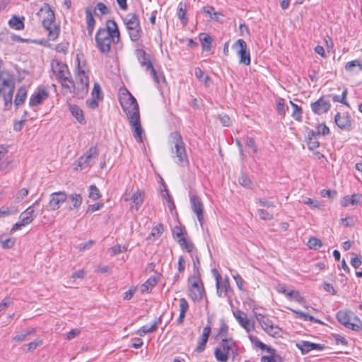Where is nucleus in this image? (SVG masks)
Listing matches in <instances>:
<instances>
[{
  "label": "nucleus",
  "instance_id": "1",
  "mask_svg": "<svg viewBox=\"0 0 362 362\" xmlns=\"http://www.w3.org/2000/svg\"><path fill=\"white\" fill-rule=\"evenodd\" d=\"M239 356V346L232 338H223L218 346L214 349V356L218 362H228L229 358L232 361L238 359Z\"/></svg>",
  "mask_w": 362,
  "mask_h": 362
},
{
  "label": "nucleus",
  "instance_id": "2",
  "mask_svg": "<svg viewBox=\"0 0 362 362\" xmlns=\"http://www.w3.org/2000/svg\"><path fill=\"white\" fill-rule=\"evenodd\" d=\"M37 16L40 17L42 16V26L48 31V38L49 40H55L59 35L60 27L59 25L54 24L52 27V24L55 21L54 12L51 8L50 6L45 3L40 11L37 12Z\"/></svg>",
  "mask_w": 362,
  "mask_h": 362
},
{
  "label": "nucleus",
  "instance_id": "3",
  "mask_svg": "<svg viewBox=\"0 0 362 362\" xmlns=\"http://www.w3.org/2000/svg\"><path fill=\"white\" fill-rule=\"evenodd\" d=\"M170 141L174 144V148H172V153L173 157L177 158L175 163L180 167L188 166L189 161L185 148V144L180 133L177 131L170 133Z\"/></svg>",
  "mask_w": 362,
  "mask_h": 362
},
{
  "label": "nucleus",
  "instance_id": "4",
  "mask_svg": "<svg viewBox=\"0 0 362 362\" xmlns=\"http://www.w3.org/2000/svg\"><path fill=\"white\" fill-rule=\"evenodd\" d=\"M122 21L125 25L130 40L132 42H137L141 37L143 33L138 15L134 13H129L124 18H122Z\"/></svg>",
  "mask_w": 362,
  "mask_h": 362
},
{
  "label": "nucleus",
  "instance_id": "5",
  "mask_svg": "<svg viewBox=\"0 0 362 362\" xmlns=\"http://www.w3.org/2000/svg\"><path fill=\"white\" fill-rule=\"evenodd\" d=\"M119 102L129 119L132 117L134 113H137L138 115H140L137 101L127 88L121 90L119 95Z\"/></svg>",
  "mask_w": 362,
  "mask_h": 362
},
{
  "label": "nucleus",
  "instance_id": "6",
  "mask_svg": "<svg viewBox=\"0 0 362 362\" xmlns=\"http://www.w3.org/2000/svg\"><path fill=\"white\" fill-rule=\"evenodd\" d=\"M351 315L353 313L350 310H341L337 313L336 317L339 323L348 329L356 332L362 330V322L357 316H354V322H351Z\"/></svg>",
  "mask_w": 362,
  "mask_h": 362
},
{
  "label": "nucleus",
  "instance_id": "7",
  "mask_svg": "<svg viewBox=\"0 0 362 362\" xmlns=\"http://www.w3.org/2000/svg\"><path fill=\"white\" fill-rule=\"evenodd\" d=\"M97 47L103 54H108L111 50V43L115 44V40L110 37L109 34L105 32V28H100L95 37Z\"/></svg>",
  "mask_w": 362,
  "mask_h": 362
},
{
  "label": "nucleus",
  "instance_id": "8",
  "mask_svg": "<svg viewBox=\"0 0 362 362\" xmlns=\"http://www.w3.org/2000/svg\"><path fill=\"white\" fill-rule=\"evenodd\" d=\"M188 281L191 283V286H189L191 299L194 302L200 301L205 295V290L202 280L199 276L192 275L189 278Z\"/></svg>",
  "mask_w": 362,
  "mask_h": 362
},
{
  "label": "nucleus",
  "instance_id": "9",
  "mask_svg": "<svg viewBox=\"0 0 362 362\" xmlns=\"http://www.w3.org/2000/svg\"><path fill=\"white\" fill-rule=\"evenodd\" d=\"M213 272L215 274L217 295L219 297H222V293H224V296L228 298L230 303L232 301L231 295L233 293V291L230 286L228 277L226 276L224 280L222 281V277L216 269H213Z\"/></svg>",
  "mask_w": 362,
  "mask_h": 362
},
{
  "label": "nucleus",
  "instance_id": "10",
  "mask_svg": "<svg viewBox=\"0 0 362 362\" xmlns=\"http://www.w3.org/2000/svg\"><path fill=\"white\" fill-rule=\"evenodd\" d=\"M233 49H236L237 54L239 57V63L245 66L250 64V53L247 49L246 42L243 39H238L232 46Z\"/></svg>",
  "mask_w": 362,
  "mask_h": 362
},
{
  "label": "nucleus",
  "instance_id": "11",
  "mask_svg": "<svg viewBox=\"0 0 362 362\" xmlns=\"http://www.w3.org/2000/svg\"><path fill=\"white\" fill-rule=\"evenodd\" d=\"M51 69L57 81H64L66 76L71 75L68 66L57 59L52 60Z\"/></svg>",
  "mask_w": 362,
  "mask_h": 362
},
{
  "label": "nucleus",
  "instance_id": "12",
  "mask_svg": "<svg viewBox=\"0 0 362 362\" xmlns=\"http://www.w3.org/2000/svg\"><path fill=\"white\" fill-rule=\"evenodd\" d=\"M129 119L134 139L137 142L142 143L143 137L145 136V134L141 124L140 115H138L137 113H134Z\"/></svg>",
  "mask_w": 362,
  "mask_h": 362
},
{
  "label": "nucleus",
  "instance_id": "13",
  "mask_svg": "<svg viewBox=\"0 0 362 362\" xmlns=\"http://www.w3.org/2000/svg\"><path fill=\"white\" fill-rule=\"evenodd\" d=\"M67 199V195L64 192H57L51 194L49 203L45 206V210L56 211L59 209L61 204Z\"/></svg>",
  "mask_w": 362,
  "mask_h": 362
},
{
  "label": "nucleus",
  "instance_id": "14",
  "mask_svg": "<svg viewBox=\"0 0 362 362\" xmlns=\"http://www.w3.org/2000/svg\"><path fill=\"white\" fill-rule=\"evenodd\" d=\"M189 200L191 204V209L192 211L196 214L199 222L202 224L204 221V206L201 199L196 194H191L189 196Z\"/></svg>",
  "mask_w": 362,
  "mask_h": 362
},
{
  "label": "nucleus",
  "instance_id": "15",
  "mask_svg": "<svg viewBox=\"0 0 362 362\" xmlns=\"http://www.w3.org/2000/svg\"><path fill=\"white\" fill-rule=\"evenodd\" d=\"M312 111L316 115H322L329 111L331 107L329 100L325 96H321L317 100L310 105Z\"/></svg>",
  "mask_w": 362,
  "mask_h": 362
},
{
  "label": "nucleus",
  "instance_id": "16",
  "mask_svg": "<svg viewBox=\"0 0 362 362\" xmlns=\"http://www.w3.org/2000/svg\"><path fill=\"white\" fill-rule=\"evenodd\" d=\"M49 92L44 88H39L30 96L29 105L30 107L38 106L41 105L45 100L48 98Z\"/></svg>",
  "mask_w": 362,
  "mask_h": 362
},
{
  "label": "nucleus",
  "instance_id": "17",
  "mask_svg": "<svg viewBox=\"0 0 362 362\" xmlns=\"http://www.w3.org/2000/svg\"><path fill=\"white\" fill-rule=\"evenodd\" d=\"M83 54H77L76 55L77 74L76 76V83L86 85L89 84V78L83 69V66L86 65V61L83 62V66L81 64V57H83Z\"/></svg>",
  "mask_w": 362,
  "mask_h": 362
},
{
  "label": "nucleus",
  "instance_id": "18",
  "mask_svg": "<svg viewBox=\"0 0 362 362\" xmlns=\"http://www.w3.org/2000/svg\"><path fill=\"white\" fill-rule=\"evenodd\" d=\"M296 346L303 354H306L312 350L322 351L325 349V344H316L308 341H300L296 344Z\"/></svg>",
  "mask_w": 362,
  "mask_h": 362
},
{
  "label": "nucleus",
  "instance_id": "19",
  "mask_svg": "<svg viewBox=\"0 0 362 362\" xmlns=\"http://www.w3.org/2000/svg\"><path fill=\"white\" fill-rule=\"evenodd\" d=\"M104 28L105 32H106L107 34H109L110 37L115 40V44L118 43L120 40V32L116 21L111 19L107 20L106 21V27Z\"/></svg>",
  "mask_w": 362,
  "mask_h": 362
},
{
  "label": "nucleus",
  "instance_id": "20",
  "mask_svg": "<svg viewBox=\"0 0 362 362\" xmlns=\"http://www.w3.org/2000/svg\"><path fill=\"white\" fill-rule=\"evenodd\" d=\"M334 122L337 126L342 130L349 129L351 126V119L347 112L343 114L337 112L334 116Z\"/></svg>",
  "mask_w": 362,
  "mask_h": 362
},
{
  "label": "nucleus",
  "instance_id": "21",
  "mask_svg": "<svg viewBox=\"0 0 362 362\" xmlns=\"http://www.w3.org/2000/svg\"><path fill=\"white\" fill-rule=\"evenodd\" d=\"M307 137L305 141L309 150L312 151L320 146V144L317 139V135L314 132V130L307 128Z\"/></svg>",
  "mask_w": 362,
  "mask_h": 362
},
{
  "label": "nucleus",
  "instance_id": "22",
  "mask_svg": "<svg viewBox=\"0 0 362 362\" xmlns=\"http://www.w3.org/2000/svg\"><path fill=\"white\" fill-rule=\"evenodd\" d=\"M86 21L87 24V30L89 36H91L95 28V20L93 17V10L90 7L86 8Z\"/></svg>",
  "mask_w": 362,
  "mask_h": 362
},
{
  "label": "nucleus",
  "instance_id": "23",
  "mask_svg": "<svg viewBox=\"0 0 362 362\" xmlns=\"http://www.w3.org/2000/svg\"><path fill=\"white\" fill-rule=\"evenodd\" d=\"M37 216V213L33 206L28 207L24 211H23L19 218L23 221L26 225L30 223Z\"/></svg>",
  "mask_w": 362,
  "mask_h": 362
},
{
  "label": "nucleus",
  "instance_id": "24",
  "mask_svg": "<svg viewBox=\"0 0 362 362\" xmlns=\"http://www.w3.org/2000/svg\"><path fill=\"white\" fill-rule=\"evenodd\" d=\"M69 109L72 116L74 117L80 124H84L86 123L83 110L78 105L69 104Z\"/></svg>",
  "mask_w": 362,
  "mask_h": 362
},
{
  "label": "nucleus",
  "instance_id": "25",
  "mask_svg": "<svg viewBox=\"0 0 362 362\" xmlns=\"http://www.w3.org/2000/svg\"><path fill=\"white\" fill-rule=\"evenodd\" d=\"M160 276L161 274L160 273L156 272L154 275L148 278L142 285V292L148 291V290L151 291L157 284Z\"/></svg>",
  "mask_w": 362,
  "mask_h": 362
},
{
  "label": "nucleus",
  "instance_id": "26",
  "mask_svg": "<svg viewBox=\"0 0 362 362\" xmlns=\"http://www.w3.org/2000/svg\"><path fill=\"white\" fill-rule=\"evenodd\" d=\"M27 96V90L25 86H21L16 94L14 99V106L18 109L25 100Z\"/></svg>",
  "mask_w": 362,
  "mask_h": 362
},
{
  "label": "nucleus",
  "instance_id": "27",
  "mask_svg": "<svg viewBox=\"0 0 362 362\" xmlns=\"http://www.w3.org/2000/svg\"><path fill=\"white\" fill-rule=\"evenodd\" d=\"M362 196L359 194H354L351 197L346 195L344 196L341 200V204L342 206H347L349 204L353 206L357 205L360 203Z\"/></svg>",
  "mask_w": 362,
  "mask_h": 362
},
{
  "label": "nucleus",
  "instance_id": "28",
  "mask_svg": "<svg viewBox=\"0 0 362 362\" xmlns=\"http://www.w3.org/2000/svg\"><path fill=\"white\" fill-rule=\"evenodd\" d=\"M145 194L144 192L139 191V189L135 192L132 197L129 198H125L124 200L127 202L128 200H132L135 204V209L137 211L139 206L142 204L144 200Z\"/></svg>",
  "mask_w": 362,
  "mask_h": 362
},
{
  "label": "nucleus",
  "instance_id": "29",
  "mask_svg": "<svg viewBox=\"0 0 362 362\" xmlns=\"http://www.w3.org/2000/svg\"><path fill=\"white\" fill-rule=\"evenodd\" d=\"M24 17L20 18L17 16H13L8 21V25L10 28L16 30H21L24 28Z\"/></svg>",
  "mask_w": 362,
  "mask_h": 362
},
{
  "label": "nucleus",
  "instance_id": "30",
  "mask_svg": "<svg viewBox=\"0 0 362 362\" xmlns=\"http://www.w3.org/2000/svg\"><path fill=\"white\" fill-rule=\"evenodd\" d=\"M234 316L240 324V325L246 329L247 332H250L254 329V323L250 324V320L246 317H243L241 316V312L238 311L236 313H234Z\"/></svg>",
  "mask_w": 362,
  "mask_h": 362
},
{
  "label": "nucleus",
  "instance_id": "31",
  "mask_svg": "<svg viewBox=\"0 0 362 362\" xmlns=\"http://www.w3.org/2000/svg\"><path fill=\"white\" fill-rule=\"evenodd\" d=\"M89 84L75 83V91L73 94L79 99H83L88 92Z\"/></svg>",
  "mask_w": 362,
  "mask_h": 362
},
{
  "label": "nucleus",
  "instance_id": "32",
  "mask_svg": "<svg viewBox=\"0 0 362 362\" xmlns=\"http://www.w3.org/2000/svg\"><path fill=\"white\" fill-rule=\"evenodd\" d=\"M187 5L183 2H180L177 6V15L178 18L180 20L183 25H186L188 23V18L186 16Z\"/></svg>",
  "mask_w": 362,
  "mask_h": 362
},
{
  "label": "nucleus",
  "instance_id": "33",
  "mask_svg": "<svg viewBox=\"0 0 362 362\" xmlns=\"http://www.w3.org/2000/svg\"><path fill=\"white\" fill-rule=\"evenodd\" d=\"M177 243L180 244V247L182 249L186 250V251L189 253H193L195 252V247L194 243L189 240H187L185 237H181L180 239L177 240Z\"/></svg>",
  "mask_w": 362,
  "mask_h": 362
},
{
  "label": "nucleus",
  "instance_id": "34",
  "mask_svg": "<svg viewBox=\"0 0 362 362\" xmlns=\"http://www.w3.org/2000/svg\"><path fill=\"white\" fill-rule=\"evenodd\" d=\"M288 309L292 313L296 314L299 317L303 318V320H305V321H310V322H314L315 323H318L320 325H323V322L320 320L314 317L313 315H310L305 313L300 310H294L292 308H288Z\"/></svg>",
  "mask_w": 362,
  "mask_h": 362
},
{
  "label": "nucleus",
  "instance_id": "35",
  "mask_svg": "<svg viewBox=\"0 0 362 362\" xmlns=\"http://www.w3.org/2000/svg\"><path fill=\"white\" fill-rule=\"evenodd\" d=\"M66 200L71 202L72 206L69 207L71 210L73 209H78L82 204L83 199L80 194L73 193L67 196Z\"/></svg>",
  "mask_w": 362,
  "mask_h": 362
},
{
  "label": "nucleus",
  "instance_id": "36",
  "mask_svg": "<svg viewBox=\"0 0 362 362\" xmlns=\"http://www.w3.org/2000/svg\"><path fill=\"white\" fill-rule=\"evenodd\" d=\"M199 40L201 42L203 50L209 51L211 49L212 38L209 34L200 33Z\"/></svg>",
  "mask_w": 362,
  "mask_h": 362
},
{
  "label": "nucleus",
  "instance_id": "37",
  "mask_svg": "<svg viewBox=\"0 0 362 362\" xmlns=\"http://www.w3.org/2000/svg\"><path fill=\"white\" fill-rule=\"evenodd\" d=\"M249 339L252 344L255 345L257 347L259 348L261 350H265L267 351H274V348L262 342L256 336L250 335L249 337Z\"/></svg>",
  "mask_w": 362,
  "mask_h": 362
},
{
  "label": "nucleus",
  "instance_id": "38",
  "mask_svg": "<svg viewBox=\"0 0 362 362\" xmlns=\"http://www.w3.org/2000/svg\"><path fill=\"white\" fill-rule=\"evenodd\" d=\"M269 356H262L261 358L262 362H283L282 358L276 354V349L274 351H267Z\"/></svg>",
  "mask_w": 362,
  "mask_h": 362
},
{
  "label": "nucleus",
  "instance_id": "39",
  "mask_svg": "<svg viewBox=\"0 0 362 362\" xmlns=\"http://www.w3.org/2000/svg\"><path fill=\"white\" fill-rule=\"evenodd\" d=\"M190 255H191L192 262H193V269L195 272L194 275L199 277L201 264H200L197 250L195 249V252L192 253Z\"/></svg>",
  "mask_w": 362,
  "mask_h": 362
},
{
  "label": "nucleus",
  "instance_id": "40",
  "mask_svg": "<svg viewBox=\"0 0 362 362\" xmlns=\"http://www.w3.org/2000/svg\"><path fill=\"white\" fill-rule=\"evenodd\" d=\"M164 189L161 190V196L166 199L169 210L171 213L173 212L174 210H175V204L174 203V201L173 198L170 197V195L168 193V189H166L165 185L163 184Z\"/></svg>",
  "mask_w": 362,
  "mask_h": 362
},
{
  "label": "nucleus",
  "instance_id": "41",
  "mask_svg": "<svg viewBox=\"0 0 362 362\" xmlns=\"http://www.w3.org/2000/svg\"><path fill=\"white\" fill-rule=\"evenodd\" d=\"M238 182L240 185L243 187L252 189V182L250 180L248 175L245 172H241L240 175L238 178Z\"/></svg>",
  "mask_w": 362,
  "mask_h": 362
},
{
  "label": "nucleus",
  "instance_id": "42",
  "mask_svg": "<svg viewBox=\"0 0 362 362\" xmlns=\"http://www.w3.org/2000/svg\"><path fill=\"white\" fill-rule=\"evenodd\" d=\"M220 325V328L218 334L216 335L215 339H221L222 340L223 338H228V326L225 322L223 319H221Z\"/></svg>",
  "mask_w": 362,
  "mask_h": 362
},
{
  "label": "nucleus",
  "instance_id": "43",
  "mask_svg": "<svg viewBox=\"0 0 362 362\" xmlns=\"http://www.w3.org/2000/svg\"><path fill=\"white\" fill-rule=\"evenodd\" d=\"M62 86L64 88H67L71 93L75 91V82L71 78V75L66 76V80L58 81Z\"/></svg>",
  "mask_w": 362,
  "mask_h": 362
},
{
  "label": "nucleus",
  "instance_id": "44",
  "mask_svg": "<svg viewBox=\"0 0 362 362\" xmlns=\"http://www.w3.org/2000/svg\"><path fill=\"white\" fill-rule=\"evenodd\" d=\"M158 328V322H154L151 327L147 325L142 326L140 329L136 331V334L140 337H144L146 334L153 332Z\"/></svg>",
  "mask_w": 362,
  "mask_h": 362
},
{
  "label": "nucleus",
  "instance_id": "45",
  "mask_svg": "<svg viewBox=\"0 0 362 362\" xmlns=\"http://www.w3.org/2000/svg\"><path fill=\"white\" fill-rule=\"evenodd\" d=\"M16 243V238H4V235H0V244L4 249H11Z\"/></svg>",
  "mask_w": 362,
  "mask_h": 362
},
{
  "label": "nucleus",
  "instance_id": "46",
  "mask_svg": "<svg viewBox=\"0 0 362 362\" xmlns=\"http://www.w3.org/2000/svg\"><path fill=\"white\" fill-rule=\"evenodd\" d=\"M290 104L291 105V106L293 109L292 114H291L292 117L298 122L301 121L302 113H303L301 107H300L297 104L294 103L291 100H290Z\"/></svg>",
  "mask_w": 362,
  "mask_h": 362
},
{
  "label": "nucleus",
  "instance_id": "47",
  "mask_svg": "<svg viewBox=\"0 0 362 362\" xmlns=\"http://www.w3.org/2000/svg\"><path fill=\"white\" fill-rule=\"evenodd\" d=\"M18 213V208L15 206H2L0 209V218H4L11 214H16Z\"/></svg>",
  "mask_w": 362,
  "mask_h": 362
},
{
  "label": "nucleus",
  "instance_id": "48",
  "mask_svg": "<svg viewBox=\"0 0 362 362\" xmlns=\"http://www.w3.org/2000/svg\"><path fill=\"white\" fill-rule=\"evenodd\" d=\"M307 245L310 249L317 250L322 245V243L319 238L312 237L308 240Z\"/></svg>",
  "mask_w": 362,
  "mask_h": 362
},
{
  "label": "nucleus",
  "instance_id": "49",
  "mask_svg": "<svg viewBox=\"0 0 362 362\" xmlns=\"http://www.w3.org/2000/svg\"><path fill=\"white\" fill-rule=\"evenodd\" d=\"M163 225L162 223H158L157 226L152 228V230L149 234L148 239H150L151 237L159 238L163 233Z\"/></svg>",
  "mask_w": 362,
  "mask_h": 362
},
{
  "label": "nucleus",
  "instance_id": "50",
  "mask_svg": "<svg viewBox=\"0 0 362 362\" xmlns=\"http://www.w3.org/2000/svg\"><path fill=\"white\" fill-rule=\"evenodd\" d=\"M88 197L93 200H98L101 197L100 191L95 185H92L89 187Z\"/></svg>",
  "mask_w": 362,
  "mask_h": 362
},
{
  "label": "nucleus",
  "instance_id": "51",
  "mask_svg": "<svg viewBox=\"0 0 362 362\" xmlns=\"http://www.w3.org/2000/svg\"><path fill=\"white\" fill-rule=\"evenodd\" d=\"M269 336L273 337H281V333L282 332L281 329L278 325H272V328L270 327L267 330H264Z\"/></svg>",
  "mask_w": 362,
  "mask_h": 362
},
{
  "label": "nucleus",
  "instance_id": "52",
  "mask_svg": "<svg viewBox=\"0 0 362 362\" xmlns=\"http://www.w3.org/2000/svg\"><path fill=\"white\" fill-rule=\"evenodd\" d=\"M276 111L279 115H281L282 117H284L286 115L284 99L279 98L276 100Z\"/></svg>",
  "mask_w": 362,
  "mask_h": 362
},
{
  "label": "nucleus",
  "instance_id": "53",
  "mask_svg": "<svg viewBox=\"0 0 362 362\" xmlns=\"http://www.w3.org/2000/svg\"><path fill=\"white\" fill-rule=\"evenodd\" d=\"M91 96L92 98H96L98 100H103V95L99 83H95L94 84L91 92Z\"/></svg>",
  "mask_w": 362,
  "mask_h": 362
},
{
  "label": "nucleus",
  "instance_id": "54",
  "mask_svg": "<svg viewBox=\"0 0 362 362\" xmlns=\"http://www.w3.org/2000/svg\"><path fill=\"white\" fill-rule=\"evenodd\" d=\"M314 132L317 135L327 136L330 133L329 128L325 124L322 123L318 125L317 130Z\"/></svg>",
  "mask_w": 362,
  "mask_h": 362
},
{
  "label": "nucleus",
  "instance_id": "55",
  "mask_svg": "<svg viewBox=\"0 0 362 362\" xmlns=\"http://www.w3.org/2000/svg\"><path fill=\"white\" fill-rule=\"evenodd\" d=\"M258 215L260 219L264 221H271L274 218V216L272 214L269 213L265 209H259L257 210Z\"/></svg>",
  "mask_w": 362,
  "mask_h": 362
},
{
  "label": "nucleus",
  "instance_id": "56",
  "mask_svg": "<svg viewBox=\"0 0 362 362\" xmlns=\"http://www.w3.org/2000/svg\"><path fill=\"white\" fill-rule=\"evenodd\" d=\"M288 298H293L296 302L299 303H302L304 302L305 299L298 291L291 290L289 291V293H288Z\"/></svg>",
  "mask_w": 362,
  "mask_h": 362
},
{
  "label": "nucleus",
  "instance_id": "57",
  "mask_svg": "<svg viewBox=\"0 0 362 362\" xmlns=\"http://www.w3.org/2000/svg\"><path fill=\"white\" fill-rule=\"evenodd\" d=\"M146 71H150L151 75L152 76L154 81L156 83H160V76L158 75L156 69H154L152 62H149L148 64V67L146 69Z\"/></svg>",
  "mask_w": 362,
  "mask_h": 362
},
{
  "label": "nucleus",
  "instance_id": "58",
  "mask_svg": "<svg viewBox=\"0 0 362 362\" xmlns=\"http://www.w3.org/2000/svg\"><path fill=\"white\" fill-rule=\"evenodd\" d=\"M355 66H358L359 70L362 71V65L358 60H353L347 62L345 65V69L347 71H352Z\"/></svg>",
  "mask_w": 362,
  "mask_h": 362
},
{
  "label": "nucleus",
  "instance_id": "59",
  "mask_svg": "<svg viewBox=\"0 0 362 362\" xmlns=\"http://www.w3.org/2000/svg\"><path fill=\"white\" fill-rule=\"evenodd\" d=\"M35 333V330L34 329H33L31 330L26 331L23 334H21L15 336L13 338V340H14L16 341H24L26 339L27 336H28L30 334H34Z\"/></svg>",
  "mask_w": 362,
  "mask_h": 362
},
{
  "label": "nucleus",
  "instance_id": "60",
  "mask_svg": "<svg viewBox=\"0 0 362 362\" xmlns=\"http://www.w3.org/2000/svg\"><path fill=\"white\" fill-rule=\"evenodd\" d=\"M95 9H98L101 15H107L110 13V8L103 2H98L95 7Z\"/></svg>",
  "mask_w": 362,
  "mask_h": 362
},
{
  "label": "nucleus",
  "instance_id": "61",
  "mask_svg": "<svg viewBox=\"0 0 362 362\" xmlns=\"http://www.w3.org/2000/svg\"><path fill=\"white\" fill-rule=\"evenodd\" d=\"M13 298L6 296L0 303V312L4 311L6 308L13 303Z\"/></svg>",
  "mask_w": 362,
  "mask_h": 362
},
{
  "label": "nucleus",
  "instance_id": "62",
  "mask_svg": "<svg viewBox=\"0 0 362 362\" xmlns=\"http://www.w3.org/2000/svg\"><path fill=\"white\" fill-rule=\"evenodd\" d=\"M218 119L223 126L229 127L231 125L230 118L226 114H220Z\"/></svg>",
  "mask_w": 362,
  "mask_h": 362
},
{
  "label": "nucleus",
  "instance_id": "63",
  "mask_svg": "<svg viewBox=\"0 0 362 362\" xmlns=\"http://www.w3.org/2000/svg\"><path fill=\"white\" fill-rule=\"evenodd\" d=\"M27 119L15 120L13 123V130L21 132L26 122Z\"/></svg>",
  "mask_w": 362,
  "mask_h": 362
},
{
  "label": "nucleus",
  "instance_id": "64",
  "mask_svg": "<svg viewBox=\"0 0 362 362\" xmlns=\"http://www.w3.org/2000/svg\"><path fill=\"white\" fill-rule=\"evenodd\" d=\"M89 160L85 155L81 156L78 160V165L81 168H85L89 165Z\"/></svg>",
  "mask_w": 362,
  "mask_h": 362
}]
</instances>
